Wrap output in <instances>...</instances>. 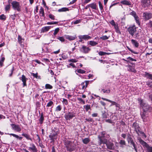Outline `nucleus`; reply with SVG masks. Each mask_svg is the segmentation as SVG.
I'll use <instances>...</instances> for the list:
<instances>
[{
    "label": "nucleus",
    "mask_w": 152,
    "mask_h": 152,
    "mask_svg": "<svg viewBox=\"0 0 152 152\" xmlns=\"http://www.w3.org/2000/svg\"><path fill=\"white\" fill-rule=\"evenodd\" d=\"M104 144H106L107 148L110 150H113L115 149V146L113 143L110 141L106 142Z\"/></svg>",
    "instance_id": "8"
},
{
    "label": "nucleus",
    "mask_w": 152,
    "mask_h": 152,
    "mask_svg": "<svg viewBox=\"0 0 152 152\" xmlns=\"http://www.w3.org/2000/svg\"><path fill=\"white\" fill-rule=\"evenodd\" d=\"M45 88L48 89H51L53 88V86L50 85L48 84H47L45 85Z\"/></svg>",
    "instance_id": "45"
},
{
    "label": "nucleus",
    "mask_w": 152,
    "mask_h": 152,
    "mask_svg": "<svg viewBox=\"0 0 152 152\" xmlns=\"http://www.w3.org/2000/svg\"><path fill=\"white\" fill-rule=\"evenodd\" d=\"M140 130V128L139 129H136L135 131L138 135H139L140 134H141L142 136H144L145 138H146V135L143 132L141 131Z\"/></svg>",
    "instance_id": "19"
},
{
    "label": "nucleus",
    "mask_w": 152,
    "mask_h": 152,
    "mask_svg": "<svg viewBox=\"0 0 152 152\" xmlns=\"http://www.w3.org/2000/svg\"><path fill=\"white\" fill-rule=\"evenodd\" d=\"M110 137V135L105 131H103L101 132L100 134L98 136L99 141V144H104L107 141V139Z\"/></svg>",
    "instance_id": "2"
},
{
    "label": "nucleus",
    "mask_w": 152,
    "mask_h": 152,
    "mask_svg": "<svg viewBox=\"0 0 152 152\" xmlns=\"http://www.w3.org/2000/svg\"><path fill=\"white\" fill-rule=\"evenodd\" d=\"M62 102L65 105H66L68 104V102L67 100L65 99H63Z\"/></svg>",
    "instance_id": "63"
},
{
    "label": "nucleus",
    "mask_w": 152,
    "mask_h": 152,
    "mask_svg": "<svg viewBox=\"0 0 152 152\" xmlns=\"http://www.w3.org/2000/svg\"><path fill=\"white\" fill-rule=\"evenodd\" d=\"M127 69L130 72H132L134 73L136 72V71L135 70L134 67L131 65L128 66Z\"/></svg>",
    "instance_id": "28"
},
{
    "label": "nucleus",
    "mask_w": 152,
    "mask_h": 152,
    "mask_svg": "<svg viewBox=\"0 0 152 152\" xmlns=\"http://www.w3.org/2000/svg\"><path fill=\"white\" fill-rule=\"evenodd\" d=\"M64 145L67 149V150L70 152H71L74 150L72 146V142L69 141H66L65 142Z\"/></svg>",
    "instance_id": "7"
},
{
    "label": "nucleus",
    "mask_w": 152,
    "mask_h": 152,
    "mask_svg": "<svg viewBox=\"0 0 152 152\" xmlns=\"http://www.w3.org/2000/svg\"><path fill=\"white\" fill-rule=\"evenodd\" d=\"M89 81L88 80L85 81L84 82H83L81 83L80 85V87L82 89H84L87 87V85L89 83Z\"/></svg>",
    "instance_id": "15"
},
{
    "label": "nucleus",
    "mask_w": 152,
    "mask_h": 152,
    "mask_svg": "<svg viewBox=\"0 0 152 152\" xmlns=\"http://www.w3.org/2000/svg\"><path fill=\"white\" fill-rule=\"evenodd\" d=\"M130 15H132L133 16L134 18L137 15V14L134 11H132L130 14Z\"/></svg>",
    "instance_id": "58"
},
{
    "label": "nucleus",
    "mask_w": 152,
    "mask_h": 152,
    "mask_svg": "<svg viewBox=\"0 0 152 152\" xmlns=\"http://www.w3.org/2000/svg\"><path fill=\"white\" fill-rule=\"evenodd\" d=\"M89 44L91 46H94L97 45L98 43L97 42H95L94 41H91L89 42Z\"/></svg>",
    "instance_id": "40"
},
{
    "label": "nucleus",
    "mask_w": 152,
    "mask_h": 152,
    "mask_svg": "<svg viewBox=\"0 0 152 152\" xmlns=\"http://www.w3.org/2000/svg\"><path fill=\"white\" fill-rule=\"evenodd\" d=\"M18 40L19 43L21 45H22V43L23 42L24 39L22 38L19 35L18 37Z\"/></svg>",
    "instance_id": "36"
},
{
    "label": "nucleus",
    "mask_w": 152,
    "mask_h": 152,
    "mask_svg": "<svg viewBox=\"0 0 152 152\" xmlns=\"http://www.w3.org/2000/svg\"><path fill=\"white\" fill-rule=\"evenodd\" d=\"M99 55L101 56H104L105 55H109L110 54V53H108L102 51H99L98 53Z\"/></svg>",
    "instance_id": "41"
},
{
    "label": "nucleus",
    "mask_w": 152,
    "mask_h": 152,
    "mask_svg": "<svg viewBox=\"0 0 152 152\" xmlns=\"http://www.w3.org/2000/svg\"><path fill=\"white\" fill-rule=\"evenodd\" d=\"M53 104V101H49L48 103L46 105V107H49L51 106Z\"/></svg>",
    "instance_id": "48"
},
{
    "label": "nucleus",
    "mask_w": 152,
    "mask_h": 152,
    "mask_svg": "<svg viewBox=\"0 0 152 152\" xmlns=\"http://www.w3.org/2000/svg\"><path fill=\"white\" fill-rule=\"evenodd\" d=\"M131 43L133 45L135 48H138L139 46V44L137 41L136 40L132 39L131 40Z\"/></svg>",
    "instance_id": "18"
},
{
    "label": "nucleus",
    "mask_w": 152,
    "mask_h": 152,
    "mask_svg": "<svg viewBox=\"0 0 152 152\" xmlns=\"http://www.w3.org/2000/svg\"><path fill=\"white\" fill-rule=\"evenodd\" d=\"M20 79L23 82V86H26V81L28 80V78H26L25 76L23 75H22L21 78Z\"/></svg>",
    "instance_id": "16"
},
{
    "label": "nucleus",
    "mask_w": 152,
    "mask_h": 152,
    "mask_svg": "<svg viewBox=\"0 0 152 152\" xmlns=\"http://www.w3.org/2000/svg\"><path fill=\"white\" fill-rule=\"evenodd\" d=\"M51 27V26H47L43 27L41 29V32H44L48 31Z\"/></svg>",
    "instance_id": "29"
},
{
    "label": "nucleus",
    "mask_w": 152,
    "mask_h": 152,
    "mask_svg": "<svg viewBox=\"0 0 152 152\" xmlns=\"http://www.w3.org/2000/svg\"><path fill=\"white\" fill-rule=\"evenodd\" d=\"M69 9L67 7H63L61 9H59L58 10V12H66V11H68Z\"/></svg>",
    "instance_id": "33"
},
{
    "label": "nucleus",
    "mask_w": 152,
    "mask_h": 152,
    "mask_svg": "<svg viewBox=\"0 0 152 152\" xmlns=\"http://www.w3.org/2000/svg\"><path fill=\"white\" fill-rule=\"evenodd\" d=\"M119 143L121 145H125L126 142L124 140H121L119 142Z\"/></svg>",
    "instance_id": "50"
},
{
    "label": "nucleus",
    "mask_w": 152,
    "mask_h": 152,
    "mask_svg": "<svg viewBox=\"0 0 152 152\" xmlns=\"http://www.w3.org/2000/svg\"><path fill=\"white\" fill-rule=\"evenodd\" d=\"M11 7V5L10 3H9L8 4L6 5L5 7V10L6 11H9L10 10Z\"/></svg>",
    "instance_id": "42"
},
{
    "label": "nucleus",
    "mask_w": 152,
    "mask_h": 152,
    "mask_svg": "<svg viewBox=\"0 0 152 152\" xmlns=\"http://www.w3.org/2000/svg\"><path fill=\"white\" fill-rule=\"evenodd\" d=\"M75 116L76 113L72 111H68L64 115V118L66 121H70Z\"/></svg>",
    "instance_id": "4"
},
{
    "label": "nucleus",
    "mask_w": 152,
    "mask_h": 152,
    "mask_svg": "<svg viewBox=\"0 0 152 152\" xmlns=\"http://www.w3.org/2000/svg\"><path fill=\"white\" fill-rule=\"evenodd\" d=\"M127 139L129 143L134 141L132 137H129V138H127Z\"/></svg>",
    "instance_id": "64"
},
{
    "label": "nucleus",
    "mask_w": 152,
    "mask_h": 152,
    "mask_svg": "<svg viewBox=\"0 0 152 152\" xmlns=\"http://www.w3.org/2000/svg\"><path fill=\"white\" fill-rule=\"evenodd\" d=\"M44 120V117L43 116V114L42 113H41L40 115V117L39 119V123L40 124H42Z\"/></svg>",
    "instance_id": "32"
},
{
    "label": "nucleus",
    "mask_w": 152,
    "mask_h": 152,
    "mask_svg": "<svg viewBox=\"0 0 152 152\" xmlns=\"http://www.w3.org/2000/svg\"><path fill=\"white\" fill-rule=\"evenodd\" d=\"M102 99H103L104 100H105V101H108V102H109L111 103V104L110 105V106H111L113 105H115L116 107H118L120 108V104H119L113 101L110 100H109L108 99H107L105 98H104L103 97L102 98Z\"/></svg>",
    "instance_id": "11"
},
{
    "label": "nucleus",
    "mask_w": 152,
    "mask_h": 152,
    "mask_svg": "<svg viewBox=\"0 0 152 152\" xmlns=\"http://www.w3.org/2000/svg\"><path fill=\"white\" fill-rule=\"evenodd\" d=\"M77 37L76 35H74V36L68 35L65 36L66 38L70 41H72L75 39Z\"/></svg>",
    "instance_id": "22"
},
{
    "label": "nucleus",
    "mask_w": 152,
    "mask_h": 152,
    "mask_svg": "<svg viewBox=\"0 0 152 152\" xmlns=\"http://www.w3.org/2000/svg\"><path fill=\"white\" fill-rule=\"evenodd\" d=\"M91 50V49L88 47H87L84 45H83L82 47L80 49V51L84 53H88Z\"/></svg>",
    "instance_id": "13"
},
{
    "label": "nucleus",
    "mask_w": 152,
    "mask_h": 152,
    "mask_svg": "<svg viewBox=\"0 0 152 152\" xmlns=\"http://www.w3.org/2000/svg\"><path fill=\"white\" fill-rule=\"evenodd\" d=\"M59 28H56L55 29L53 33V34L54 35H55L57 34L59 31Z\"/></svg>",
    "instance_id": "59"
},
{
    "label": "nucleus",
    "mask_w": 152,
    "mask_h": 152,
    "mask_svg": "<svg viewBox=\"0 0 152 152\" xmlns=\"http://www.w3.org/2000/svg\"><path fill=\"white\" fill-rule=\"evenodd\" d=\"M141 2L144 7H148L150 4V0H142Z\"/></svg>",
    "instance_id": "17"
},
{
    "label": "nucleus",
    "mask_w": 152,
    "mask_h": 152,
    "mask_svg": "<svg viewBox=\"0 0 152 152\" xmlns=\"http://www.w3.org/2000/svg\"><path fill=\"white\" fill-rule=\"evenodd\" d=\"M90 5V7H91L92 9L94 10H96V4L95 3H93L91 4H89Z\"/></svg>",
    "instance_id": "35"
},
{
    "label": "nucleus",
    "mask_w": 152,
    "mask_h": 152,
    "mask_svg": "<svg viewBox=\"0 0 152 152\" xmlns=\"http://www.w3.org/2000/svg\"><path fill=\"white\" fill-rule=\"evenodd\" d=\"M123 60L124 61H125L126 62H129V61H136L137 60L133 58H131L130 57H129L126 58V59H123Z\"/></svg>",
    "instance_id": "26"
},
{
    "label": "nucleus",
    "mask_w": 152,
    "mask_h": 152,
    "mask_svg": "<svg viewBox=\"0 0 152 152\" xmlns=\"http://www.w3.org/2000/svg\"><path fill=\"white\" fill-rule=\"evenodd\" d=\"M11 4L13 9L16 10L18 12L21 10V7L19 2L16 1H13L11 3Z\"/></svg>",
    "instance_id": "5"
},
{
    "label": "nucleus",
    "mask_w": 152,
    "mask_h": 152,
    "mask_svg": "<svg viewBox=\"0 0 152 152\" xmlns=\"http://www.w3.org/2000/svg\"><path fill=\"white\" fill-rule=\"evenodd\" d=\"M58 22H48L47 24V25H53V24H58Z\"/></svg>",
    "instance_id": "53"
},
{
    "label": "nucleus",
    "mask_w": 152,
    "mask_h": 152,
    "mask_svg": "<svg viewBox=\"0 0 152 152\" xmlns=\"http://www.w3.org/2000/svg\"><path fill=\"white\" fill-rule=\"evenodd\" d=\"M22 135L25 137L27 140H32V139L31 138L30 135L28 134L23 133L22 134Z\"/></svg>",
    "instance_id": "31"
},
{
    "label": "nucleus",
    "mask_w": 152,
    "mask_h": 152,
    "mask_svg": "<svg viewBox=\"0 0 152 152\" xmlns=\"http://www.w3.org/2000/svg\"><path fill=\"white\" fill-rule=\"evenodd\" d=\"M101 91H103L104 93H109L110 92V89L105 90L104 89H102Z\"/></svg>",
    "instance_id": "49"
},
{
    "label": "nucleus",
    "mask_w": 152,
    "mask_h": 152,
    "mask_svg": "<svg viewBox=\"0 0 152 152\" xmlns=\"http://www.w3.org/2000/svg\"><path fill=\"white\" fill-rule=\"evenodd\" d=\"M137 28L135 25H133L132 26H130L127 28V31L132 37L134 35V34L136 33L137 31Z\"/></svg>",
    "instance_id": "6"
},
{
    "label": "nucleus",
    "mask_w": 152,
    "mask_h": 152,
    "mask_svg": "<svg viewBox=\"0 0 152 152\" xmlns=\"http://www.w3.org/2000/svg\"><path fill=\"white\" fill-rule=\"evenodd\" d=\"M147 28L150 31H152V21L150 20L146 24Z\"/></svg>",
    "instance_id": "21"
},
{
    "label": "nucleus",
    "mask_w": 152,
    "mask_h": 152,
    "mask_svg": "<svg viewBox=\"0 0 152 152\" xmlns=\"http://www.w3.org/2000/svg\"><path fill=\"white\" fill-rule=\"evenodd\" d=\"M40 14V16L43 17L44 18H45V13L44 10L43 8L42 7H41L40 9V11H39Z\"/></svg>",
    "instance_id": "34"
},
{
    "label": "nucleus",
    "mask_w": 152,
    "mask_h": 152,
    "mask_svg": "<svg viewBox=\"0 0 152 152\" xmlns=\"http://www.w3.org/2000/svg\"><path fill=\"white\" fill-rule=\"evenodd\" d=\"M134 18L135 20L136 21V23H137L139 26H140V23L139 21V18L138 16L137 15L136 16L134 17Z\"/></svg>",
    "instance_id": "39"
},
{
    "label": "nucleus",
    "mask_w": 152,
    "mask_h": 152,
    "mask_svg": "<svg viewBox=\"0 0 152 152\" xmlns=\"http://www.w3.org/2000/svg\"><path fill=\"white\" fill-rule=\"evenodd\" d=\"M11 126L12 127V129L15 131L17 132H20L21 130V129L20 127V126L18 125H15L14 124H11Z\"/></svg>",
    "instance_id": "14"
},
{
    "label": "nucleus",
    "mask_w": 152,
    "mask_h": 152,
    "mask_svg": "<svg viewBox=\"0 0 152 152\" xmlns=\"http://www.w3.org/2000/svg\"><path fill=\"white\" fill-rule=\"evenodd\" d=\"M58 133L56 132V133H51L49 136L50 140L52 141L51 142H54L55 140L57 139L56 136L58 134Z\"/></svg>",
    "instance_id": "12"
},
{
    "label": "nucleus",
    "mask_w": 152,
    "mask_h": 152,
    "mask_svg": "<svg viewBox=\"0 0 152 152\" xmlns=\"http://www.w3.org/2000/svg\"><path fill=\"white\" fill-rule=\"evenodd\" d=\"M49 18L52 20H54L55 19V16L53 14H50L49 15Z\"/></svg>",
    "instance_id": "60"
},
{
    "label": "nucleus",
    "mask_w": 152,
    "mask_h": 152,
    "mask_svg": "<svg viewBox=\"0 0 152 152\" xmlns=\"http://www.w3.org/2000/svg\"><path fill=\"white\" fill-rule=\"evenodd\" d=\"M121 3L123 5L130 6L131 5V2L129 1L126 0H123L121 1Z\"/></svg>",
    "instance_id": "24"
},
{
    "label": "nucleus",
    "mask_w": 152,
    "mask_h": 152,
    "mask_svg": "<svg viewBox=\"0 0 152 152\" xmlns=\"http://www.w3.org/2000/svg\"><path fill=\"white\" fill-rule=\"evenodd\" d=\"M144 35V34L143 32L140 31L135 33L133 37L137 39H140L142 38L143 36Z\"/></svg>",
    "instance_id": "9"
},
{
    "label": "nucleus",
    "mask_w": 152,
    "mask_h": 152,
    "mask_svg": "<svg viewBox=\"0 0 152 152\" xmlns=\"http://www.w3.org/2000/svg\"><path fill=\"white\" fill-rule=\"evenodd\" d=\"M102 116L103 118H107V115L106 112L105 111H102Z\"/></svg>",
    "instance_id": "44"
},
{
    "label": "nucleus",
    "mask_w": 152,
    "mask_h": 152,
    "mask_svg": "<svg viewBox=\"0 0 152 152\" xmlns=\"http://www.w3.org/2000/svg\"><path fill=\"white\" fill-rule=\"evenodd\" d=\"M6 19V17L4 14H2L0 16V19L1 20H4Z\"/></svg>",
    "instance_id": "56"
},
{
    "label": "nucleus",
    "mask_w": 152,
    "mask_h": 152,
    "mask_svg": "<svg viewBox=\"0 0 152 152\" xmlns=\"http://www.w3.org/2000/svg\"><path fill=\"white\" fill-rule=\"evenodd\" d=\"M137 140L143 147H145L146 148V152H152V146H149L148 144L140 137H138Z\"/></svg>",
    "instance_id": "3"
},
{
    "label": "nucleus",
    "mask_w": 152,
    "mask_h": 152,
    "mask_svg": "<svg viewBox=\"0 0 152 152\" xmlns=\"http://www.w3.org/2000/svg\"><path fill=\"white\" fill-rule=\"evenodd\" d=\"M109 37L106 35L100 37V39L103 40H105L108 39Z\"/></svg>",
    "instance_id": "51"
},
{
    "label": "nucleus",
    "mask_w": 152,
    "mask_h": 152,
    "mask_svg": "<svg viewBox=\"0 0 152 152\" xmlns=\"http://www.w3.org/2000/svg\"><path fill=\"white\" fill-rule=\"evenodd\" d=\"M30 145L31 147L29 148V150H31L33 152H37V150L35 145L34 144L32 143L30 144Z\"/></svg>",
    "instance_id": "23"
},
{
    "label": "nucleus",
    "mask_w": 152,
    "mask_h": 152,
    "mask_svg": "<svg viewBox=\"0 0 152 152\" xmlns=\"http://www.w3.org/2000/svg\"><path fill=\"white\" fill-rule=\"evenodd\" d=\"M138 101L140 106L143 109V112L140 114L143 121L145 123L147 122L148 118L147 116L148 113L151 112V108L148 104L141 98H138Z\"/></svg>",
    "instance_id": "1"
},
{
    "label": "nucleus",
    "mask_w": 152,
    "mask_h": 152,
    "mask_svg": "<svg viewBox=\"0 0 152 152\" xmlns=\"http://www.w3.org/2000/svg\"><path fill=\"white\" fill-rule=\"evenodd\" d=\"M127 48L128 49L131 51L132 53H134L135 54H137L138 53L137 52H135L134 51H133L132 50L131 48H130L129 47L127 46Z\"/></svg>",
    "instance_id": "54"
},
{
    "label": "nucleus",
    "mask_w": 152,
    "mask_h": 152,
    "mask_svg": "<svg viewBox=\"0 0 152 152\" xmlns=\"http://www.w3.org/2000/svg\"><path fill=\"white\" fill-rule=\"evenodd\" d=\"M57 38L61 42H64L65 40V39H64V38L63 37H58Z\"/></svg>",
    "instance_id": "55"
},
{
    "label": "nucleus",
    "mask_w": 152,
    "mask_h": 152,
    "mask_svg": "<svg viewBox=\"0 0 152 152\" xmlns=\"http://www.w3.org/2000/svg\"><path fill=\"white\" fill-rule=\"evenodd\" d=\"M145 76L147 78L152 80V74H150L148 72H145Z\"/></svg>",
    "instance_id": "27"
},
{
    "label": "nucleus",
    "mask_w": 152,
    "mask_h": 152,
    "mask_svg": "<svg viewBox=\"0 0 152 152\" xmlns=\"http://www.w3.org/2000/svg\"><path fill=\"white\" fill-rule=\"evenodd\" d=\"M77 71L78 73L81 74H83L86 72L85 71L80 69H77Z\"/></svg>",
    "instance_id": "52"
},
{
    "label": "nucleus",
    "mask_w": 152,
    "mask_h": 152,
    "mask_svg": "<svg viewBox=\"0 0 152 152\" xmlns=\"http://www.w3.org/2000/svg\"><path fill=\"white\" fill-rule=\"evenodd\" d=\"M10 17L12 20H14L15 19L16 15L15 14L11 15Z\"/></svg>",
    "instance_id": "61"
},
{
    "label": "nucleus",
    "mask_w": 152,
    "mask_h": 152,
    "mask_svg": "<svg viewBox=\"0 0 152 152\" xmlns=\"http://www.w3.org/2000/svg\"><path fill=\"white\" fill-rule=\"evenodd\" d=\"M115 29V31L118 34H121V33L120 31L119 30L118 26V24L116 25L115 26H114Z\"/></svg>",
    "instance_id": "37"
},
{
    "label": "nucleus",
    "mask_w": 152,
    "mask_h": 152,
    "mask_svg": "<svg viewBox=\"0 0 152 152\" xmlns=\"http://www.w3.org/2000/svg\"><path fill=\"white\" fill-rule=\"evenodd\" d=\"M143 17L145 21L147 20L152 18V14L150 12H144Z\"/></svg>",
    "instance_id": "10"
},
{
    "label": "nucleus",
    "mask_w": 152,
    "mask_h": 152,
    "mask_svg": "<svg viewBox=\"0 0 152 152\" xmlns=\"http://www.w3.org/2000/svg\"><path fill=\"white\" fill-rule=\"evenodd\" d=\"M140 130V128L139 129H136L135 131L138 135H139L140 134H141L142 136H144L145 138H146V135L143 132L141 131Z\"/></svg>",
    "instance_id": "20"
},
{
    "label": "nucleus",
    "mask_w": 152,
    "mask_h": 152,
    "mask_svg": "<svg viewBox=\"0 0 152 152\" xmlns=\"http://www.w3.org/2000/svg\"><path fill=\"white\" fill-rule=\"evenodd\" d=\"M78 61V60L75 59H72L68 61L69 62H76Z\"/></svg>",
    "instance_id": "57"
},
{
    "label": "nucleus",
    "mask_w": 152,
    "mask_h": 152,
    "mask_svg": "<svg viewBox=\"0 0 152 152\" xmlns=\"http://www.w3.org/2000/svg\"><path fill=\"white\" fill-rule=\"evenodd\" d=\"M77 99L80 102H82L83 104H85V101L82 98H78Z\"/></svg>",
    "instance_id": "62"
},
{
    "label": "nucleus",
    "mask_w": 152,
    "mask_h": 152,
    "mask_svg": "<svg viewBox=\"0 0 152 152\" xmlns=\"http://www.w3.org/2000/svg\"><path fill=\"white\" fill-rule=\"evenodd\" d=\"M84 108L85 109V110L86 111H88L89 110H91V106L90 105L87 104L84 106Z\"/></svg>",
    "instance_id": "43"
},
{
    "label": "nucleus",
    "mask_w": 152,
    "mask_h": 152,
    "mask_svg": "<svg viewBox=\"0 0 152 152\" xmlns=\"http://www.w3.org/2000/svg\"><path fill=\"white\" fill-rule=\"evenodd\" d=\"M132 127L134 129V131L140 128L138 124L136 122L133 123Z\"/></svg>",
    "instance_id": "30"
},
{
    "label": "nucleus",
    "mask_w": 152,
    "mask_h": 152,
    "mask_svg": "<svg viewBox=\"0 0 152 152\" xmlns=\"http://www.w3.org/2000/svg\"><path fill=\"white\" fill-rule=\"evenodd\" d=\"M61 106L60 105H58L56 107L55 111L57 112L60 111L61 110Z\"/></svg>",
    "instance_id": "46"
},
{
    "label": "nucleus",
    "mask_w": 152,
    "mask_h": 152,
    "mask_svg": "<svg viewBox=\"0 0 152 152\" xmlns=\"http://www.w3.org/2000/svg\"><path fill=\"white\" fill-rule=\"evenodd\" d=\"M80 37V39H83L85 40H87L91 38V36H90L88 35H81V36Z\"/></svg>",
    "instance_id": "25"
},
{
    "label": "nucleus",
    "mask_w": 152,
    "mask_h": 152,
    "mask_svg": "<svg viewBox=\"0 0 152 152\" xmlns=\"http://www.w3.org/2000/svg\"><path fill=\"white\" fill-rule=\"evenodd\" d=\"M99 8L101 11H103V9L102 5L100 1H99Z\"/></svg>",
    "instance_id": "47"
},
{
    "label": "nucleus",
    "mask_w": 152,
    "mask_h": 152,
    "mask_svg": "<svg viewBox=\"0 0 152 152\" xmlns=\"http://www.w3.org/2000/svg\"><path fill=\"white\" fill-rule=\"evenodd\" d=\"M82 141L83 143L86 144L90 141V140L88 138H86L82 140Z\"/></svg>",
    "instance_id": "38"
}]
</instances>
